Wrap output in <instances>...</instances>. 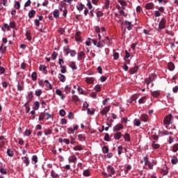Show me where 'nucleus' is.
Segmentation results:
<instances>
[{
  "mask_svg": "<svg viewBox=\"0 0 178 178\" xmlns=\"http://www.w3.org/2000/svg\"><path fill=\"white\" fill-rule=\"evenodd\" d=\"M143 161L145 162L144 169H145L146 170H152L155 165H156V161L153 160L152 161H149L148 156H144Z\"/></svg>",
  "mask_w": 178,
  "mask_h": 178,
  "instance_id": "f257e3e1",
  "label": "nucleus"
},
{
  "mask_svg": "<svg viewBox=\"0 0 178 178\" xmlns=\"http://www.w3.org/2000/svg\"><path fill=\"white\" fill-rule=\"evenodd\" d=\"M5 52H6V46H5V44H1L0 46V59H1L3 56V54H5ZM2 63H1L0 61V73L1 74H5L6 70L5 67L1 66Z\"/></svg>",
  "mask_w": 178,
  "mask_h": 178,
  "instance_id": "f03ea898",
  "label": "nucleus"
},
{
  "mask_svg": "<svg viewBox=\"0 0 178 178\" xmlns=\"http://www.w3.org/2000/svg\"><path fill=\"white\" fill-rule=\"evenodd\" d=\"M52 118V115L46 112V111H44V112L41 113L39 115V120L40 122H41V120H44V119H45V120H48V119H51Z\"/></svg>",
  "mask_w": 178,
  "mask_h": 178,
  "instance_id": "7ed1b4c3",
  "label": "nucleus"
},
{
  "mask_svg": "<svg viewBox=\"0 0 178 178\" xmlns=\"http://www.w3.org/2000/svg\"><path fill=\"white\" fill-rule=\"evenodd\" d=\"M172 123V114H169L168 115H166L163 120V124L166 127L169 126Z\"/></svg>",
  "mask_w": 178,
  "mask_h": 178,
  "instance_id": "20e7f679",
  "label": "nucleus"
},
{
  "mask_svg": "<svg viewBox=\"0 0 178 178\" xmlns=\"http://www.w3.org/2000/svg\"><path fill=\"white\" fill-rule=\"evenodd\" d=\"M165 27H166V19L162 18L160 22L159 23L158 31H159V30H163V29H165Z\"/></svg>",
  "mask_w": 178,
  "mask_h": 178,
  "instance_id": "39448f33",
  "label": "nucleus"
},
{
  "mask_svg": "<svg viewBox=\"0 0 178 178\" xmlns=\"http://www.w3.org/2000/svg\"><path fill=\"white\" fill-rule=\"evenodd\" d=\"M107 172L108 173V177H112V175H115L116 173L115 168L112 165L107 166Z\"/></svg>",
  "mask_w": 178,
  "mask_h": 178,
  "instance_id": "423d86ee",
  "label": "nucleus"
},
{
  "mask_svg": "<svg viewBox=\"0 0 178 178\" xmlns=\"http://www.w3.org/2000/svg\"><path fill=\"white\" fill-rule=\"evenodd\" d=\"M109 111H111V106H107L102 108L100 113L102 115V116H106Z\"/></svg>",
  "mask_w": 178,
  "mask_h": 178,
  "instance_id": "0eeeda50",
  "label": "nucleus"
},
{
  "mask_svg": "<svg viewBox=\"0 0 178 178\" xmlns=\"http://www.w3.org/2000/svg\"><path fill=\"white\" fill-rule=\"evenodd\" d=\"M161 173L163 175V176H166L169 173V168H168V165H164L163 166L161 170Z\"/></svg>",
  "mask_w": 178,
  "mask_h": 178,
  "instance_id": "6e6552de",
  "label": "nucleus"
},
{
  "mask_svg": "<svg viewBox=\"0 0 178 178\" xmlns=\"http://www.w3.org/2000/svg\"><path fill=\"white\" fill-rule=\"evenodd\" d=\"M69 163H75L77 162V156L73 154L69 156L68 158Z\"/></svg>",
  "mask_w": 178,
  "mask_h": 178,
  "instance_id": "1a4fd4ad",
  "label": "nucleus"
},
{
  "mask_svg": "<svg viewBox=\"0 0 178 178\" xmlns=\"http://www.w3.org/2000/svg\"><path fill=\"white\" fill-rule=\"evenodd\" d=\"M33 98H34V95H33V92H29L28 95L26 96V104H30L31 101H33Z\"/></svg>",
  "mask_w": 178,
  "mask_h": 178,
  "instance_id": "9d476101",
  "label": "nucleus"
},
{
  "mask_svg": "<svg viewBox=\"0 0 178 178\" xmlns=\"http://www.w3.org/2000/svg\"><path fill=\"white\" fill-rule=\"evenodd\" d=\"M78 60H83L86 58V53L84 51H80L77 56Z\"/></svg>",
  "mask_w": 178,
  "mask_h": 178,
  "instance_id": "9b49d317",
  "label": "nucleus"
},
{
  "mask_svg": "<svg viewBox=\"0 0 178 178\" xmlns=\"http://www.w3.org/2000/svg\"><path fill=\"white\" fill-rule=\"evenodd\" d=\"M120 130H123V124H118L113 127V131H120Z\"/></svg>",
  "mask_w": 178,
  "mask_h": 178,
  "instance_id": "f8f14e48",
  "label": "nucleus"
},
{
  "mask_svg": "<svg viewBox=\"0 0 178 178\" xmlns=\"http://www.w3.org/2000/svg\"><path fill=\"white\" fill-rule=\"evenodd\" d=\"M86 84H92L95 81V78L94 77H86L85 79Z\"/></svg>",
  "mask_w": 178,
  "mask_h": 178,
  "instance_id": "ddd939ff",
  "label": "nucleus"
},
{
  "mask_svg": "<svg viewBox=\"0 0 178 178\" xmlns=\"http://www.w3.org/2000/svg\"><path fill=\"white\" fill-rule=\"evenodd\" d=\"M160 147H161V145H159V143H158V142H156L155 140H152V147L153 148V149H159V148Z\"/></svg>",
  "mask_w": 178,
  "mask_h": 178,
  "instance_id": "4468645a",
  "label": "nucleus"
},
{
  "mask_svg": "<svg viewBox=\"0 0 178 178\" xmlns=\"http://www.w3.org/2000/svg\"><path fill=\"white\" fill-rule=\"evenodd\" d=\"M75 41L81 42V32L77 31L75 33Z\"/></svg>",
  "mask_w": 178,
  "mask_h": 178,
  "instance_id": "2eb2a0df",
  "label": "nucleus"
},
{
  "mask_svg": "<svg viewBox=\"0 0 178 178\" xmlns=\"http://www.w3.org/2000/svg\"><path fill=\"white\" fill-rule=\"evenodd\" d=\"M124 26H126L127 30H129V31H130L133 29V24H131V22H129V21L126 20L124 22Z\"/></svg>",
  "mask_w": 178,
  "mask_h": 178,
  "instance_id": "dca6fc26",
  "label": "nucleus"
},
{
  "mask_svg": "<svg viewBox=\"0 0 178 178\" xmlns=\"http://www.w3.org/2000/svg\"><path fill=\"white\" fill-rule=\"evenodd\" d=\"M56 94L58 95V97H60L61 99L63 100L65 99V98H66V96L65 95H63L62 90H60V89L56 90Z\"/></svg>",
  "mask_w": 178,
  "mask_h": 178,
  "instance_id": "f3484780",
  "label": "nucleus"
},
{
  "mask_svg": "<svg viewBox=\"0 0 178 178\" xmlns=\"http://www.w3.org/2000/svg\"><path fill=\"white\" fill-rule=\"evenodd\" d=\"M39 70L42 72L43 74H47V73H48V71H47V67L44 65H40Z\"/></svg>",
  "mask_w": 178,
  "mask_h": 178,
  "instance_id": "a211bd4d",
  "label": "nucleus"
},
{
  "mask_svg": "<svg viewBox=\"0 0 178 178\" xmlns=\"http://www.w3.org/2000/svg\"><path fill=\"white\" fill-rule=\"evenodd\" d=\"M151 95L153 97V98H158V97L161 95V92L159 90L152 91L151 92Z\"/></svg>",
  "mask_w": 178,
  "mask_h": 178,
  "instance_id": "6ab92c4d",
  "label": "nucleus"
},
{
  "mask_svg": "<svg viewBox=\"0 0 178 178\" xmlns=\"http://www.w3.org/2000/svg\"><path fill=\"white\" fill-rule=\"evenodd\" d=\"M138 70V67L135 66L134 67H131L129 72L130 74H134V73H137Z\"/></svg>",
  "mask_w": 178,
  "mask_h": 178,
  "instance_id": "aec40b11",
  "label": "nucleus"
},
{
  "mask_svg": "<svg viewBox=\"0 0 178 178\" xmlns=\"http://www.w3.org/2000/svg\"><path fill=\"white\" fill-rule=\"evenodd\" d=\"M109 6H111V0H104V9H109Z\"/></svg>",
  "mask_w": 178,
  "mask_h": 178,
  "instance_id": "412c9836",
  "label": "nucleus"
},
{
  "mask_svg": "<svg viewBox=\"0 0 178 178\" xmlns=\"http://www.w3.org/2000/svg\"><path fill=\"white\" fill-rule=\"evenodd\" d=\"M154 5L153 3H147L145 5V9H147V10H149L154 9Z\"/></svg>",
  "mask_w": 178,
  "mask_h": 178,
  "instance_id": "4be33fe9",
  "label": "nucleus"
},
{
  "mask_svg": "<svg viewBox=\"0 0 178 178\" xmlns=\"http://www.w3.org/2000/svg\"><path fill=\"white\" fill-rule=\"evenodd\" d=\"M23 162L25 163L26 166H29L30 165V159H29V156H24L22 157Z\"/></svg>",
  "mask_w": 178,
  "mask_h": 178,
  "instance_id": "5701e85b",
  "label": "nucleus"
},
{
  "mask_svg": "<svg viewBox=\"0 0 178 178\" xmlns=\"http://www.w3.org/2000/svg\"><path fill=\"white\" fill-rule=\"evenodd\" d=\"M140 119L141 122H148V115L147 114H142Z\"/></svg>",
  "mask_w": 178,
  "mask_h": 178,
  "instance_id": "b1692460",
  "label": "nucleus"
},
{
  "mask_svg": "<svg viewBox=\"0 0 178 178\" xmlns=\"http://www.w3.org/2000/svg\"><path fill=\"white\" fill-rule=\"evenodd\" d=\"M44 83L46 84V90H52V85L49 83V81L45 80Z\"/></svg>",
  "mask_w": 178,
  "mask_h": 178,
  "instance_id": "393cba45",
  "label": "nucleus"
},
{
  "mask_svg": "<svg viewBox=\"0 0 178 178\" xmlns=\"http://www.w3.org/2000/svg\"><path fill=\"white\" fill-rule=\"evenodd\" d=\"M168 70H170V72H173V70H175V63H173L172 62L168 63Z\"/></svg>",
  "mask_w": 178,
  "mask_h": 178,
  "instance_id": "a878e982",
  "label": "nucleus"
},
{
  "mask_svg": "<svg viewBox=\"0 0 178 178\" xmlns=\"http://www.w3.org/2000/svg\"><path fill=\"white\" fill-rule=\"evenodd\" d=\"M114 139L115 140H120L122 138V133L121 132H116L114 136Z\"/></svg>",
  "mask_w": 178,
  "mask_h": 178,
  "instance_id": "bb28decb",
  "label": "nucleus"
},
{
  "mask_svg": "<svg viewBox=\"0 0 178 178\" xmlns=\"http://www.w3.org/2000/svg\"><path fill=\"white\" fill-rule=\"evenodd\" d=\"M76 9L79 10V12H81V10L84 9V4H83V3H79L76 6Z\"/></svg>",
  "mask_w": 178,
  "mask_h": 178,
  "instance_id": "cd10ccee",
  "label": "nucleus"
},
{
  "mask_svg": "<svg viewBox=\"0 0 178 178\" xmlns=\"http://www.w3.org/2000/svg\"><path fill=\"white\" fill-rule=\"evenodd\" d=\"M58 79L59 81H61V83H65V81H66V76H65V75L62 74H58Z\"/></svg>",
  "mask_w": 178,
  "mask_h": 178,
  "instance_id": "c85d7f7f",
  "label": "nucleus"
},
{
  "mask_svg": "<svg viewBox=\"0 0 178 178\" xmlns=\"http://www.w3.org/2000/svg\"><path fill=\"white\" fill-rule=\"evenodd\" d=\"M177 163H178L177 156H173L172 157V159H171V163H172V165H177Z\"/></svg>",
  "mask_w": 178,
  "mask_h": 178,
  "instance_id": "c756f323",
  "label": "nucleus"
},
{
  "mask_svg": "<svg viewBox=\"0 0 178 178\" xmlns=\"http://www.w3.org/2000/svg\"><path fill=\"white\" fill-rule=\"evenodd\" d=\"M22 2V0H19V1H15L14 8L19 10L20 9L21 5L20 3Z\"/></svg>",
  "mask_w": 178,
  "mask_h": 178,
  "instance_id": "7c9ffc66",
  "label": "nucleus"
},
{
  "mask_svg": "<svg viewBox=\"0 0 178 178\" xmlns=\"http://www.w3.org/2000/svg\"><path fill=\"white\" fill-rule=\"evenodd\" d=\"M118 3L122 6V9H125L124 6H127V2L124 0H118Z\"/></svg>",
  "mask_w": 178,
  "mask_h": 178,
  "instance_id": "2f4dec72",
  "label": "nucleus"
},
{
  "mask_svg": "<svg viewBox=\"0 0 178 178\" xmlns=\"http://www.w3.org/2000/svg\"><path fill=\"white\" fill-rule=\"evenodd\" d=\"M53 16L55 17V19H59V10H54L53 12Z\"/></svg>",
  "mask_w": 178,
  "mask_h": 178,
  "instance_id": "473e14b6",
  "label": "nucleus"
},
{
  "mask_svg": "<svg viewBox=\"0 0 178 178\" xmlns=\"http://www.w3.org/2000/svg\"><path fill=\"white\" fill-rule=\"evenodd\" d=\"M86 138L87 137H86L84 134L78 135V140H79V141H86Z\"/></svg>",
  "mask_w": 178,
  "mask_h": 178,
  "instance_id": "72a5a7b5",
  "label": "nucleus"
},
{
  "mask_svg": "<svg viewBox=\"0 0 178 178\" xmlns=\"http://www.w3.org/2000/svg\"><path fill=\"white\" fill-rule=\"evenodd\" d=\"M29 18V19H33V17H34V16H35V10H31L29 14H28Z\"/></svg>",
  "mask_w": 178,
  "mask_h": 178,
  "instance_id": "f704fd0d",
  "label": "nucleus"
},
{
  "mask_svg": "<svg viewBox=\"0 0 178 178\" xmlns=\"http://www.w3.org/2000/svg\"><path fill=\"white\" fill-rule=\"evenodd\" d=\"M83 175L85 177H88L89 176H91V171H90V170H85L83 172Z\"/></svg>",
  "mask_w": 178,
  "mask_h": 178,
  "instance_id": "c9c22d12",
  "label": "nucleus"
},
{
  "mask_svg": "<svg viewBox=\"0 0 178 178\" xmlns=\"http://www.w3.org/2000/svg\"><path fill=\"white\" fill-rule=\"evenodd\" d=\"M83 149H84V147L81 145L74 147V151H83Z\"/></svg>",
  "mask_w": 178,
  "mask_h": 178,
  "instance_id": "e433bc0d",
  "label": "nucleus"
},
{
  "mask_svg": "<svg viewBox=\"0 0 178 178\" xmlns=\"http://www.w3.org/2000/svg\"><path fill=\"white\" fill-rule=\"evenodd\" d=\"M63 51H64V52H65V56H67V55H69V54L70 52V47H69V46L64 47Z\"/></svg>",
  "mask_w": 178,
  "mask_h": 178,
  "instance_id": "4c0bfd02",
  "label": "nucleus"
},
{
  "mask_svg": "<svg viewBox=\"0 0 178 178\" xmlns=\"http://www.w3.org/2000/svg\"><path fill=\"white\" fill-rule=\"evenodd\" d=\"M64 90L66 92V94H70V91H72V86H70V85H67L65 87Z\"/></svg>",
  "mask_w": 178,
  "mask_h": 178,
  "instance_id": "58836bf2",
  "label": "nucleus"
},
{
  "mask_svg": "<svg viewBox=\"0 0 178 178\" xmlns=\"http://www.w3.org/2000/svg\"><path fill=\"white\" fill-rule=\"evenodd\" d=\"M134 126H136V127H139V126L141 124V121L138 119H135L134 120Z\"/></svg>",
  "mask_w": 178,
  "mask_h": 178,
  "instance_id": "ea45409f",
  "label": "nucleus"
},
{
  "mask_svg": "<svg viewBox=\"0 0 178 178\" xmlns=\"http://www.w3.org/2000/svg\"><path fill=\"white\" fill-rule=\"evenodd\" d=\"M44 134H45L46 136H50V134H52V129L49 128L44 129Z\"/></svg>",
  "mask_w": 178,
  "mask_h": 178,
  "instance_id": "a19ab883",
  "label": "nucleus"
},
{
  "mask_svg": "<svg viewBox=\"0 0 178 178\" xmlns=\"http://www.w3.org/2000/svg\"><path fill=\"white\" fill-rule=\"evenodd\" d=\"M51 176L52 178H58L59 177V175L55 172V170H52L51 171Z\"/></svg>",
  "mask_w": 178,
  "mask_h": 178,
  "instance_id": "79ce46f5",
  "label": "nucleus"
},
{
  "mask_svg": "<svg viewBox=\"0 0 178 178\" xmlns=\"http://www.w3.org/2000/svg\"><path fill=\"white\" fill-rule=\"evenodd\" d=\"M0 173L1 175H8V172L6 171V168H4L3 166L0 167Z\"/></svg>",
  "mask_w": 178,
  "mask_h": 178,
  "instance_id": "37998d69",
  "label": "nucleus"
},
{
  "mask_svg": "<svg viewBox=\"0 0 178 178\" xmlns=\"http://www.w3.org/2000/svg\"><path fill=\"white\" fill-rule=\"evenodd\" d=\"M124 141H126L127 143H129L130 141V134H125L124 136Z\"/></svg>",
  "mask_w": 178,
  "mask_h": 178,
  "instance_id": "c03bdc74",
  "label": "nucleus"
},
{
  "mask_svg": "<svg viewBox=\"0 0 178 178\" xmlns=\"http://www.w3.org/2000/svg\"><path fill=\"white\" fill-rule=\"evenodd\" d=\"M42 94V90L38 89L35 91V95L36 97H41V95Z\"/></svg>",
  "mask_w": 178,
  "mask_h": 178,
  "instance_id": "a18cd8bd",
  "label": "nucleus"
},
{
  "mask_svg": "<svg viewBox=\"0 0 178 178\" xmlns=\"http://www.w3.org/2000/svg\"><path fill=\"white\" fill-rule=\"evenodd\" d=\"M88 115H94L95 113V108L90 109L87 108Z\"/></svg>",
  "mask_w": 178,
  "mask_h": 178,
  "instance_id": "49530a36",
  "label": "nucleus"
},
{
  "mask_svg": "<svg viewBox=\"0 0 178 178\" xmlns=\"http://www.w3.org/2000/svg\"><path fill=\"white\" fill-rule=\"evenodd\" d=\"M113 52L114 60H118V59H119V53L116 52L115 50H113Z\"/></svg>",
  "mask_w": 178,
  "mask_h": 178,
  "instance_id": "de8ad7c7",
  "label": "nucleus"
},
{
  "mask_svg": "<svg viewBox=\"0 0 178 178\" xmlns=\"http://www.w3.org/2000/svg\"><path fill=\"white\" fill-rule=\"evenodd\" d=\"M31 79L33 81H37V72H33L31 74Z\"/></svg>",
  "mask_w": 178,
  "mask_h": 178,
  "instance_id": "09e8293b",
  "label": "nucleus"
},
{
  "mask_svg": "<svg viewBox=\"0 0 178 178\" xmlns=\"http://www.w3.org/2000/svg\"><path fill=\"white\" fill-rule=\"evenodd\" d=\"M51 58L53 60H55L56 58H58V53H56V51H54L51 55Z\"/></svg>",
  "mask_w": 178,
  "mask_h": 178,
  "instance_id": "8fccbe9b",
  "label": "nucleus"
},
{
  "mask_svg": "<svg viewBox=\"0 0 178 178\" xmlns=\"http://www.w3.org/2000/svg\"><path fill=\"white\" fill-rule=\"evenodd\" d=\"M147 101V97L144 96L138 100V104H145Z\"/></svg>",
  "mask_w": 178,
  "mask_h": 178,
  "instance_id": "3c124183",
  "label": "nucleus"
},
{
  "mask_svg": "<svg viewBox=\"0 0 178 178\" xmlns=\"http://www.w3.org/2000/svg\"><path fill=\"white\" fill-rule=\"evenodd\" d=\"M60 72L63 74H65L66 73V72H67V70H66V66L65 65L60 66Z\"/></svg>",
  "mask_w": 178,
  "mask_h": 178,
  "instance_id": "603ef678",
  "label": "nucleus"
},
{
  "mask_svg": "<svg viewBox=\"0 0 178 178\" xmlns=\"http://www.w3.org/2000/svg\"><path fill=\"white\" fill-rule=\"evenodd\" d=\"M152 82V79H151V77H148L145 79V83H146L147 86H149V84H151Z\"/></svg>",
  "mask_w": 178,
  "mask_h": 178,
  "instance_id": "864d4df0",
  "label": "nucleus"
},
{
  "mask_svg": "<svg viewBox=\"0 0 178 178\" xmlns=\"http://www.w3.org/2000/svg\"><path fill=\"white\" fill-rule=\"evenodd\" d=\"M70 67H71L72 70H76L77 69V66H76V63L72 62L71 64L70 65Z\"/></svg>",
  "mask_w": 178,
  "mask_h": 178,
  "instance_id": "5fc2aeb1",
  "label": "nucleus"
},
{
  "mask_svg": "<svg viewBox=\"0 0 178 178\" xmlns=\"http://www.w3.org/2000/svg\"><path fill=\"white\" fill-rule=\"evenodd\" d=\"M34 105H35V107H34L35 111H38V109H40V102L36 101L34 102Z\"/></svg>",
  "mask_w": 178,
  "mask_h": 178,
  "instance_id": "6e6d98bb",
  "label": "nucleus"
},
{
  "mask_svg": "<svg viewBox=\"0 0 178 178\" xmlns=\"http://www.w3.org/2000/svg\"><path fill=\"white\" fill-rule=\"evenodd\" d=\"M26 36L28 41H31L32 37H31V33H30V32L26 31Z\"/></svg>",
  "mask_w": 178,
  "mask_h": 178,
  "instance_id": "4d7b16f0",
  "label": "nucleus"
},
{
  "mask_svg": "<svg viewBox=\"0 0 178 178\" xmlns=\"http://www.w3.org/2000/svg\"><path fill=\"white\" fill-rule=\"evenodd\" d=\"M102 152H104V154H108V152H109V147H108L107 146H104L102 147Z\"/></svg>",
  "mask_w": 178,
  "mask_h": 178,
  "instance_id": "13d9d810",
  "label": "nucleus"
},
{
  "mask_svg": "<svg viewBox=\"0 0 178 178\" xmlns=\"http://www.w3.org/2000/svg\"><path fill=\"white\" fill-rule=\"evenodd\" d=\"M94 90L96 91V92H99V91H101V85H96Z\"/></svg>",
  "mask_w": 178,
  "mask_h": 178,
  "instance_id": "bf43d9fd",
  "label": "nucleus"
},
{
  "mask_svg": "<svg viewBox=\"0 0 178 178\" xmlns=\"http://www.w3.org/2000/svg\"><path fill=\"white\" fill-rule=\"evenodd\" d=\"M111 99L109 97H106L104 100L102 101V104L104 106H106L108 105V102L110 101Z\"/></svg>",
  "mask_w": 178,
  "mask_h": 178,
  "instance_id": "052dcab7",
  "label": "nucleus"
},
{
  "mask_svg": "<svg viewBox=\"0 0 178 178\" xmlns=\"http://www.w3.org/2000/svg\"><path fill=\"white\" fill-rule=\"evenodd\" d=\"M118 155H122V152L123 151V146L120 145L118 147Z\"/></svg>",
  "mask_w": 178,
  "mask_h": 178,
  "instance_id": "680f3d73",
  "label": "nucleus"
},
{
  "mask_svg": "<svg viewBox=\"0 0 178 178\" xmlns=\"http://www.w3.org/2000/svg\"><path fill=\"white\" fill-rule=\"evenodd\" d=\"M87 4L86 6H88V9L91 10L92 9V4L91 3V1L90 0H87Z\"/></svg>",
  "mask_w": 178,
  "mask_h": 178,
  "instance_id": "e2e57ef3",
  "label": "nucleus"
},
{
  "mask_svg": "<svg viewBox=\"0 0 178 178\" xmlns=\"http://www.w3.org/2000/svg\"><path fill=\"white\" fill-rule=\"evenodd\" d=\"M67 133H68V134H74V129L72 127H68Z\"/></svg>",
  "mask_w": 178,
  "mask_h": 178,
  "instance_id": "0e129e2a",
  "label": "nucleus"
},
{
  "mask_svg": "<svg viewBox=\"0 0 178 178\" xmlns=\"http://www.w3.org/2000/svg\"><path fill=\"white\" fill-rule=\"evenodd\" d=\"M32 161L37 163V162H38V156H37V155H33L32 156Z\"/></svg>",
  "mask_w": 178,
  "mask_h": 178,
  "instance_id": "69168bd1",
  "label": "nucleus"
},
{
  "mask_svg": "<svg viewBox=\"0 0 178 178\" xmlns=\"http://www.w3.org/2000/svg\"><path fill=\"white\" fill-rule=\"evenodd\" d=\"M172 151L173 152H178V144H175L172 147Z\"/></svg>",
  "mask_w": 178,
  "mask_h": 178,
  "instance_id": "338daca9",
  "label": "nucleus"
},
{
  "mask_svg": "<svg viewBox=\"0 0 178 178\" xmlns=\"http://www.w3.org/2000/svg\"><path fill=\"white\" fill-rule=\"evenodd\" d=\"M7 155H8V156H13V151H12L10 149H8Z\"/></svg>",
  "mask_w": 178,
  "mask_h": 178,
  "instance_id": "774afa93",
  "label": "nucleus"
}]
</instances>
